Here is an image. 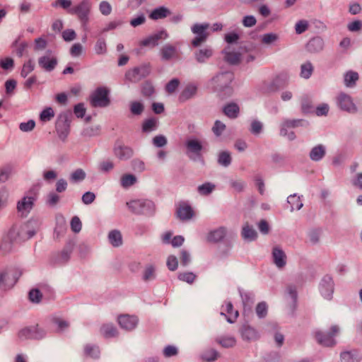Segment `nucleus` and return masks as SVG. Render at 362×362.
<instances>
[{
    "label": "nucleus",
    "mask_w": 362,
    "mask_h": 362,
    "mask_svg": "<svg viewBox=\"0 0 362 362\" xmlns=\"http://www.w3.org/2000/svg\"><path fill=\"white\" fill-rule=\"evenodd\" d=\"M154 93L153 86L148 82H145L142 86V93L146 96H151Z\"/></svg>",
    "instance_id": "56"
},
{
    "label": "nucleus",
    "mask_w": 362,
    "mask_h": 362,
    "mask_svg": "<svg viewBox=\"0 0 362 362\" xmlns=\"http://www.w3.org/2000/svg\"><path fill=\"white\" fill-rule=\"evenodd\" d=\"M301 108L304 113L310 112L313 108L312 102L309 97L304 96L301 100Z\"/></svg>",
    "instance_id": "47"
},
{
    "label": "nucleus",
    "mask_w": 362,
    "mask_h": 362,
    "mask_svg": "<svg viewBox=\"0 0 362 362\" xmlns=\"http://www.w3.org/2000/svg\"><path fill=\"white\" fill-rule=\"evenodd\" d=\"M115 156L121 160H126L133 155V150L120 142H117L114 148Z\"/></svg>",
    "instance_id": "16"
},
{
    "label": "nucleus",
    "mask_w": 362,
    "mask_h": 362,
    "mask_svg": "<svg viewBox=\"0 0 362 362\" xmlns=\"http://www.w3.org/2000/svg\"><path fill=\"white\" fill-rule=\"evenodd\" d=\"M71 228L74 233H78L81 229V222L78 217L74 216L71 221Z\"/></svg>",
    "instance_id": "54"
},
{
    "label": "nucleus",
    "mask_w": 362,
    "mask_h": 362,
    "mask_svg": "<svg viewBox=\"0 0 362 362\" xmlns=\"http://www.w3.org/2000/svg\"><path fill=\"white\" fill-rule=\"evenodd\" d=\"M339 330L337 326H332L329 333L316 332L315 339L320 344L324 346H332L335 344L333 337L339 332Z\"/></svg>",
    "instance_id": "4"
},
{
    "label": "nucleus",
    "mask_w": 362,
    "mask_h": 362,
    "mask_svg": "<svg viewBox=\"0 0 362 362\" xmlns=\"http://www.w3.org/2000/svg\"><path fill=\"white\" fill-rule=\"evenodd\" d=\"M308 28V23L306 21L302 20L298 21L296 25V32L298 34H301L305 32Z\"/></svg>",
    "instance_id": "58"
},
{
    "label": "nucleus",
    "mask_w": 362,
    "mask_h": 362,
    "mask_svg": "<svg viewBox=\"0 0 362 362\" xmlns=\"http://www.w3.org/2000/svg\"><path fill=\"white\" fill-rule=\"evenodd\" d=\"M226 128V125L221 122L217 120L216 121L214 126L212 128L213 132L216 135L219 136L224 131Z\"/></svg>",
    "instance_id": "55"
},
{
    "label": "nucleus",
    "mask_w": 362,
    "mask_h": 362,
    "mask_svg": "<svg viewBox=\"0 0 362 362\" xmlns=\"http://www.w3.org/2000/svg\"><path fill=\"white\" fill-rule=\"evenodd\" d=\"M153 144L157 147H163L167 144L166 138L163 135L156 136L153 139Z\"/></svg>",
    "instance_id": "59"
},
{
    "label": "nucleus",
    "mask_w": 362,
    "mask_h": 362,
    "mask_svg": "<svg viewBox=\"0 0 362 362\" xmlns=\"http://www.w3.org/2000/svg\"><path fill=\"white\" fill-rule=\"evenodd\" d=\"M17 281L16 274L13 272H2L0 273V285L4 288H11Z\"/></svg>",
    "instance_id": "13"
},
{
    "label": "nucleus",
    "mask_w": 362,
    "mask_h": 362,
    "mask_svg": "<svg viewBox=\"0 0 362 362\" xmlns=\"http://www.w3.org/2000/svg\"><path fill=\"white\" fill-rule=\"evenodd\" d=\"M288 203L291 205L292 211L295 209L299 210L303 206L300 197L296 194L291 195L288 197Z\"/></svg>",
    "instance_id": "33"
},
{
    "label": "nucleus",
    "mask_w": 362,
    "mask_h": 362,
    "mask_svg": "<svg viewBox=\"0 0 362 362\" xmlns=\"http://www.w3.org/2000/svg\"><path fill=\"white\" fill-rule=\"evenodd\" d=\"M158 121L155 118H151L144 122L142 125L143 132H149L154 130L157 127Z\"/></svg>",
    "instance_id": "35"
},
{
    "label": "nucleus",
    "mask_w": 362,
    "mask_h": 362,
    "mask_svg": "<svg viewBox=\"0 0 362 362\" xmlns=\"http://www.w3.org/2000/svg\"><path fill=\"white\" fill-rule=\"evenodd\" d=\"M117 321L122 328L132 330L136 326L138 319L134 315L122 314L118 316Z\"/></svg>",
    "instance_id": "11"
},
{
    "label": "nucleus",
    "mask_w": 362,
    "mask_h": 362,
    "mask_svg": "<svg viewBox=\"0 0 362 362\" xmlns=\"http://www.w3.org/2000/svg\"><path fill=\"white\" fill-rule=\"evenodd\" d=\"M196 275L192 272H181L178 274V279L186 281L188 284H192L196 279Z\"/></svg>",
    "instance_id": "43"
},
{
    "label": "nucleus",
    "mask_w": 362,
    "mask_h": 362,
    "mask_svg": "<svg viewBox=\"0 0 362 362\" xmlns=\"http://www.w3.org/2000/svg\"><path fill=\"white\" fill-rule=\"evenodd\" d=\"M329 112V106L327 104H321L315 110V114L317 116H325Z\"/></svg>",
    "instance_id": "61"
},
{
    "label": "nucleus",
    "mask_w": 362,
    "mask_h": 362,
    "mask_svg": "<svg viewBox=\"0 0 362 362\" xmlns=\"http://www.w3.org/2000/svg\"><path fill=\"white\" fill-rule=\"evenodd\" d=\"M102 334L106 338L115 337L118 335V331L112 325L105 324L100 328Z\"/></svg>",
    "instance_id": "23"
},
{
    "label": "nucleus",
    "mask_w": 362,
    "mask_h": 362,
    "mask_svg": "<svg viewBox=\"0 0 362 362\" xmlns=\"http://www.w3.org/2000/svg\"><path fill=\"white\" fill-rule=\"evenodd\" d=\"M339 106L343 110L349 112H354L356 107L350 95L344 93H340L337 97Z\"/></svg>",
    "instance_id": "10"
},
{
    "label": "nucleus",
    "mask_w": 362,
    "mask_h": 362,
    "mask_svg": "<svg viewBox=\"0 0 362 362\" xmlns=\"http://www.w3.org/2000/svg\"><path fill=\"white\" fill-rule=\"evenodd\" d=\"M176 214L180 220L188 221L194 216L195 212L187 202H182L177 206Z\"/></svg>",
    "instance_id": "8"
},
{
    "label": "nucleus",
    "mask_w": 362,
    "mask_h": 362,
    "mask_svg": "<svg viewBox=\"0 0 362 362\" xmlns=\"http://www.w3.org/2000/svg\"><path fill=\"white\" fill-rule=\"evenodd\" d=\"M256 313L259 317H264L267 314V304L264 302L258 303L256 307Z\"/></svg>",
    "instance_id": "50"
},
{
    "label": "nucleus",
    "mask_w": 362,
    "mask_h": 362,
    "mask_svg": "<svg viewBox=\"0 0 362 362\" xmlns=\"http://www.w3.org/2000/svg\"><path fill=\"white\" fill-rule=\"evenodd\" d=\"M100 11L103 15L107 16L111 13L112 7L108 2L102 1L100 4Z\"/></svg>",
    "instance_id": "63"
},
{
    "label": "nucleus",
    "mask_w": 362,
    "mask_h": 362,
    "mask_svg": "<svg viewBox=\"0 0 362 362\" xmlns=\"http://www.w3.org/2000/svg\"><path fill=\"white\" fill-rule=\"evenodd\" d=\"M144 107L140 102L134 101L130 104V110L133 115H139L144 111Z\"/></svg>",
    "instance_id": "42"
},
{
    "label": "nucleus",
    "mask_w": 362,
    "mask_h": 362,
    "mask_svg": "<svg viewBox=\"0 0 362 362\" xmlns=\"http://www.w3.org/2000/svg\"><path fill=\"white\" fill-rule=\"evenodd\" d=\"M218 356V354L214 349H209L202 354V359L206 361H212L216 360Z\"/></svg>",
    "instance_id": "44"
},
{
    "label": "nucleus",
    "mask_w": 362,
    "mask_h": 362,
    "mask_svg": "<svg viewBox=\"0 0 362 362\" xmlns=\"http://www.w3.org/2000/svg\"><path fill=\"white\" fill-rule=\"evenodd\" d=\"M19 337L41 339L44 333L38 327V325L23 329L18 334Z\"/></svg>",
    "instance_id": "15"
},
{
    "label": "nucleus",
    "mask_w": 362,
    "mask_h": 362,
    "mask_svg": "<svg viewBox=\"0 0 362 362\" xmlns=\"http://www.w3.org/2000/svg\"><path fill=\"white\" fill-rule=\"evenodd\" d=\"M54 117V112L52 107L45 108L40 115V120L46 122L51 120Z\"/></svg>",
    "instance_id": "36"
},
{
    "label": "nucleus",
    "mask_w": 362,
    "mask_h": 362,
    "mask_svg": "<svg viewBox=\"0 0 362 362\" xmlns=\"http://www.w3.org/2000/svg\"><path fill=\"white\" fill-rule=\"evenodd\" d=\"M212 53L211 49H200L196 54V58L199 62H204L206 59H209L212 55Z\"/></svg>",
    "instance_id": "38"
},
{
    "label": "nucleus",
    "mask_w": 362,
    "mask_h": 362,
    "mask_svg": "<svg viewBox=\"0 0 362 362\" xmlns=\"http://www.w3.org/2000/svg\"><path fill=\"white\" fill-rule=\"evenodd\" d=\"M89 11L90 5L86 1H83L78 6L71 9V13L76 14L79 19L83 22L87 21Z\"/></svg>",
    "instance_id": "14"
},
{
    "label": "nucleus",
    "mask_w": 362,
    "mask_h": 362,
    "mask_svg": "<svg viewBox=\"0 0 362 362\" xmlns=\"http://www.w3.org/2000/svg\"><path fill=\"white\" fill-rule=\"evenodd\" d=\"M227 230L225 227H219L209 233L207 240L211 243H217L222 240L226 235Z\"/></svg>",
    "instance_id": "18"
},
{
    "label": "nucleus",
    "mask_w": 362,
    "mask_h": 362,
    "mask_svg": "<svg viewBox=\"0 0 362 362\" xmlns=\"http://www.w3.org/2000/svg\"><path fill=\"white\" fill-rule=\"evenodd\" d=\"M120 182L124 188H128L136 182V177L132 174H124L121 177Z\"/></svg>",
    "instance_id": "30"
},
{
    "label": "nucleus",
    "mask_w": 362,
    "mask_h": 362,
    "mask_svg": "<svg viewBox=\"0 0 362 362\" xmlns=\"http://www.w3.org/2000/svg\"><path fill=\"white\" fill-rule=\"evenodd\" d=\"M114 163L111 160H105L100 163L99 168L103 172H108L112 170Z\"/></svg>",
    "instance_id": "60"
},
{
    "label": "nucleus",
    "mask_w": 362,
    "mask_h": 362,
    "mask_svg": "<svg viewBox=\"0 0 362 362\" xmlns=\"http://www.w3.org/2000/svg\"><path fill=\"white\" fill-rule=\"evenodd\" d=\"M108 238L110 243L114 247H118L122 243V234L119 230H113L110 231L108 235Z\"/></svg>",
    "instance_id": "28"
},
{
    "label": "nucleus",
    "mask_w": 362,
    "mask_h": 362,
    "mask_svg": "<svg viewBox=\"0 0 362 362\" xmlns=\"http://www.w3.org/2000/svg\"><path fill=\"white\" fill-rule=\"evenodd\" d=\"M323 43L320 38H313L309 41L307 47L310 52H317L322 49Z\"/></svg>",
    "instance_id": "31"
},
{
    "label": "nucleus",
    "mask_w": 362,
    "mask_h": 362,
    "mask_svg": "<svg viewBox=\"0 0 362 362\" xmlns=\"http://www.w3.org/2000/svg\"><path fill=\"white\" fill-rule=\"evenodd\" d=\"M240 332L243 339L248 341L256 340L259 337L256 330L249 325H243Z\"/></svg>",
    "instance_id": "19"
},
{
    "label": "nucleus",
    "mask_w": 362,
    "mask_h": 362,
    "mask_svg": "<svg viewBox=\"0 0 362 362\" xmlns=\"http://www.w3.org/2000/svg\"><path fill=\"white\" fill-rule=\"evenodd\" d=\"M233 79V74L230 72H226L217 75L213 80L216 84V88L219 92V97L225 99L233 93V89L229 86Z\"/></svg>",
    "instance_id": "2"
},
{
    "label": "nucleus",
    "mask_w": 362,
    "mask_h": 362,
    "mask_svg": "<svg viewBox=\"0 0 362 362\" xmlns=\"http://www.w3.org/2000/svg\"><path fill=\"white\" fill-rule=\"evenodd\" d=\"M180 85V81L177 78H174L169 81L165 86V90L168 93H173Z\"/></svg>",
    "instance_id": "49"
},
{
    "label": "nucleus",
    "mask_w": 362,
    "mask_h": 362,
    "mask_svg": "<svg viewBox=\"0 0 362 362\" xmlns=\"http://www.w3.org/2000/svg\"><path fill=\"white\" fill-rule=\"evenodd\" d=\"M38 62L42 68L49 71L54 69L57 63L56 58L47 56L40 57Z\"/></svg>",
    "instance_id": "21"
},
{
    "label": "nucleus",
    "mask_w": 362,
    "mask_h": 362,
    "mask_svg": "<svg viewBox=\"0 0 362 362\" xmlns=\"http://www.w3.org/2000/svg\"><path fill=\"white\" fill-rule=\"evenodd\" d=\"M196 93V87L193 86H189L185 88V89L182 92L180 95V100L184 101L192 95H194Z\"/></svg>",
    "instance_id": "39"
},
{
    "label": "nucleus",
    "mask_w": 362,
    "mask_h": 362,
    "mask_svg": "<svg viewBox=\"0 0 362 362\" xmlns=\"http://www.w3.org/2000/svg\"><path fill=\"white\" fill-rule=\"evenodd\" d=\"M167 266L168 269L171 271H175V269H177L178 262L176 257L173 255L169 256L167 260Z\"/></svg>",
    "instance_id": "57"
},
{
    "label": "nucleus",
    "mask_w": 362,
    "mask_h": 362,
    "mask_svg": "<svg viewBox=\"0 0 362 362\" xmlns=\"http://www.w3.org/2000/svg\"><path fill=\"white\" fill-rule=\"evenodd\" d=\"M209 24H195L192 28V32L197 36L192 40V45L194 47L199 46L205 42L209 36L206 30L209 28Z\"/></svg>",
    "instance_id": "5"
},
{
    "label": "nucleus",
    "mask_w": 362,
    "mask_h": 362,
    "mask_svg": "<svg viewBox=\"0 0 362 362\" xmlns=\"http://www.w3.org/2000/svg\"><path fill=\"white\" fill-rule=\"evenodd\" d=\"M29 194H31L30 192ZM35 199V194H29L24 197L17 204V210L21 216H25L32 209L34 201Z\"/></svg>",
    "instance_id": "7"
},
{
    "label": "nucleus",
    "mask_w": 362,
    "mask_h": 362,
    "mask_svg": "<svg viewBox=\"0 0 362 362\" xmlns=\"http://www.w3.org/2000/svg\"><path fill=\"white\" fill-rule=\"evenodd\" d=\"M358 74L356 71H349L344 75V83L346 87H354L358 80Z\"/></svg>",
    "instance_id": "25"
},
{
    "label": "nucleus",
    "mask_w": 362,
    "mask_h": 362,
    "mask_svg": "<svg viewBox=\"0 0 362 362\" xmlns=\"http://www.w3.org/2000/svg\"><path fill=\"white\" fill-rule=\"evenodd\" d=\"M34 63L32 60H28L25 62L21 70V76L25 78L33 69H34Z\"/></svg>",
    "instance_id": "48"
},
{
    "label": "nucleus",
    "mask_w": 362,
    "mask_h": 362,
    "mask_svg": "<svg viewBox=\"0 0 362 362\" xmlns=\"http://www.w3.org/2000/svg\"><path fill=\"white\" fill-rule=\"evenodd\" d=\"M325 154V148L320 144L315 146L310 153V157L313 160H319Z\"/></svg>",
    "instance_id": "27"
},
{
    "label": "nucleus",
    "mask_w": 362,
    "mask_h": 362,
    "mask_svg": "<svg viewBox=\"0 0 362 362\" xmlns=\"http://www.w3.org/2000/svg\"><path fill=\"white\" fill-rule=\"evenodd\" d=\"M167 33L164 30H161L141 40L139 42V45L142 47H156L158 45L159 40H164L167 38Z\"/></svg>",
    "instance_id": "12"
},
{
    "label": "nucleus",
    "mask_w": 362,
    "mask_h": 362,
    "mask_svg": "<svg viewBox=\"0 0 362 362\" xmlns=\"http://www.w3.org/2000/svg\"><path fill=\"white\" fill-rule=\"evenodd\" d=\"M34 234L35 232L29 223L15 224L8 231V238L11 242H21L28 240Z\"/></svg>",
    "instance_id": "1"
},
{
    "label": "nucleus",
    "mask_w": 362,
    "mask_h": 362,
    "mask_svg": "<svg viewBox=\"0 0 362 362\" xmlns=\"http://www.w3.org/2000/svg\"><path fill=\"white\" fill-rule=\"evenodd\" d=\"M47 45V40L44 37H39L35 40L34 49L36 51L44 49Z\"/></svg>",
    "instance_id": "52"
},
{
    "label": "nucleus",
    "mask_w": 362,
    "mask_h": 362,
    "mask_svg": "<svg viewBox=\"0 0 362 362\" xmlns=\"http://www.w3.org/2000/svg\"><path fill=\"white\" fill-rule=\"evenodd\" d=\"M62 37L65 41H71L76 37V34L73 30H66L62 33Z\"/></svg>",
    "instance_id": "64"
},
{
    "label": "nucleus",
    "mask_w": 362,
    "mask_h": 362,
    "mask_svg": "<svg viewBox=\"0 0 362 362\" xmlns=\"http://www.w3.org/2000/svg\"><path fill=\"white\" fill-rule=\"evenodd\" d=\"M240 108L235 103H229L223 108V113L229 118H236L239 114Z\"/></svg>",
    "instance_id": "22"
},
{
    "label": "nucleus",
    "mask_w": 362,
    "mask_h": 362,
    "mask_svg": "<svg viewBox=\"0 0 362 362\" xmlns=\"http://www.w3.org/2000/svg\"><path fill=\"white\" fill-rule=\"evenodd\" d=\"M300 120L291 119L285 121L281 129V134L283 136H286L287 134V129L288 128H293L300 123Z\"/></svg>",
    "instance_id": "34"
},
{
    "label": "nucleus",
    "mask_w": 362,
    "mask_h": 362,
    "mask_svg": "<svg viewBox=\"0 0 362 362\" xmlns=\"http://www.w3.org/2000/svg\"><path fill=\"white\" fill-rule=\"evenodd\" d=\"M127 204L135 214H146L153 208V203L147 200H133Z\"/></svg>",
    "instance_id": "6"
},
{
    "label": "nucleus",
    "mask_w": 362,
    "mask_h": 362,
    "mask_svg": "<svg viewBox=\"0 0 362 362\" xmlns=\"http://www.w3.org/2000/svg\"><path fill=\"white\" fill-rule=\"evenodd\" d=\"M231 162V156L228 152L223 151L218 156V163L224 166H228Z\"/></svg>",
    "instance_id": "46"
},
{
    "label": "nucleus",
    "mask_w": 362,
    "mask_h": 362,
    "mask_svg": "<svg viewBox=\"0 0 362 362\" xmlns=\"http://www.w3.org/2000/svg\"><path fill=\"white\" fill-rule=\"evenodd\" d=\"M313 71V66L310 62H306L301 66L300 75L305 78H308Z\"/></svg>",
    "instance_id": "41"
},
{
    "label": "nucleus",
    "mask_w": 362,
    "mask_h": 362,
    "mask_svg": "<svg viewBox=\"0 0 362 362\" xmlns=\"http://www.w3.org/2000/svg\"><path fill=\"white\" fill-rule=\"evenodd\" d=\"M156 276V269L152 265L146 267L144 272L143 279L144 281H149Z\"/></svg>",
    "instance_id": "45"
},
{
    "label": "nucleus",
    "mask_w": 362,
    "mask_h": 362,
    "mask_svg": "<svg viewBox=\"0 0 362 362\" xmlns=\"http://www.w3.org/2000/svg\"><path fill=\"white\" fill-rule=\"evenodd\" d=\"M109 90L101 87L97 88L90 97V103L93 107H105L109 105L110 100L108 98Z\"/></svg>",
    "instance_id": "3"
},
{
    "label": "nucleus",
    "mask_w": 362,
    "mask_h": 362,
    "mask_svg": "<svg viewBox=\"0 0 362 362\" xmlns=\"http://www.w3.org/2000/svg\"><path fill=\"white\" fill-rule=\"evenodd\" d=\"M170 13L168 9L164 7H160L153 10L151 13L149 17L153 20H158L167 17L168 15H170Z\"/></svg>",
    "instance_id": "29"
},
{
    "label": "nucleus",
    "mask_w": 362,
    "mask_h": 362,
    "mask_svg": "<svg viewBox=\"0 0 362 362\" xmlns=\"http://www.w3.org/2000/svg\"><path fill=\"white\" fill-rule=\"evenodd\" d=\"M225 60L231 64H237L240 62V53L230 50V47L226 48L223 51Z\"/></svg>",
    "instance_id": "20"
},
{
    "label": "nucleus",
    "mask_w": 362,
    "mask_h": 362,
    "mask_svg": "<svg viewBox=\"0 0 362 362\" xmlns=\"http://www.w3.org/2000/svg\"><path fill=\"white\" fill-rule=\"evenodd\" d=\"M162 59L165 61L177 60L180 58V52L176 47L167 44L160 49Z\"/></svg>",
    "instance_id": "9"
},
{
    "label": "nucleus",
    "mask_w": 362,
    "mask_h": 362,
    "mask_svg": "<svg viewBox=\"0 0 362 362\" xmlns=\"http://www.w3.org/2000/svg\"><path fill=\"white\" fill-rule=\"evenodd\" d=\"M71 177L74 182L81 181L85 179L86 173L83 170L78 169L71 174Z\"/></svg>",
    "instance_id": "53"
},
{
    "label": "nucleus",
    "mask_w": 362,
    "mask_h": 362,
    "mask_svg": "<svg viewBox=\"0 0 362 362\" xmlns=\"http://www.w3.org/2000/svg\"><path fill=\"white\" fill-rule=\"evenodd\" d=\"M215 185L210 182H206L198 187V192L202 195L209 194L214 189Z\"/></svg>",
    "instance_id": "40"
},
{
    "label": "nucleus",
    "mask_w": 362,
    "mask_h": 362,
    "mask_svg": "<svg viewBox=\"0 0 362 362\" xmlns=\"http://www.w3.org/2000/svg\"><path fill=\"white\" fill-rule=\"evenodd\" d=\"M278 38V36L276 34L269 33L265 34L262 37V42L266 45H269L274 41H276Z\"/></svg>",
    "instance_id": "62"
},
{
    "label": "nucleus",
    "mask_w": 362,
    "mask_h": 362,
    "mask_svg": "<svg viewBox=\"0 0 362 362\" xmlns=\"http://www.w3.org/2000/svg\"><path fill=\"white\" fill-rule=\"evenodd\" d=\"M274 262L279 268H282L286 263V255L279 247H274L272 251Z\"/></svg>",
    "instance_id": "17"
},
{
    "label": "nucleus",
    "mask_w": 362,
    "mask_h": 362,
    "mask_svg": "<svg viewBox=\"0 0 362 362\" xmlns=\"http://www.w3.org/2000/svg\"><path fill=\"white\" fill-rule=\"evenodd\" d=\"M222 308L223 310L228 315V322H233L238 317V312L237 310H233V307L230 302L226 303Z\"/></svg>",
    "instance_id": "24"
},
{
    "label": "nucleus",
    "mask_w": 362,
    "mask_h": 362,
    "mask_svg": "<svg viewBox=\"0 0 362 362\" xmlns=\"http://www.w3.org/2000/svg\"><path fill=\"white\" fill-rule=\"evenodd\" d=\"M242 235L245 239L252 240L255 239V238L257 237V233L252 227H250L247 223L243 228Z\"/></svg>",
    "instance_id": "32"
},
{
    "label": "nucleus",
    "mask_w": 362,
    "mask_h": 362,
    "mask_svg": "<svg viewBox=\"0 0 362 362\" xmlns=\"http://www.w3.org/2000/svg\"><path fill=\"white\" fill-rule=\"evenodd\" d=\"M187 148L195 153H199L202 149V146L201 143L195 139H191L187 143Z\"/></svg>",
    "instance_id": "37"
},
{
    "label": "nucleus",
    "mask_w": 362,
    "mask_h": 362,
    "mask_svg": "<svg viewBox=\"0 0 362 362\" xmlns=\"http://www.w3.org/2000/svg\"><path fill=\"white\" fill-rule=\"evenodd\" d=\"M216 342L224 348H231L236 344V339L231 336H223L216 339Z\"/></svg>",
    "instance_id": "26"
},
{
    "label": "nucleus",
    "mask_w": 362,
    "mask_h": 362,
    "mask_svg": "<svg viewBox=\"0 0 362 362\" xmlns=\"http://www.w3.org/2000/svg\"><path fill=\"white\" fill-rule=\"evenodd\" d=\"M42 298V294L38 289H32L29 292V299L33 303H39Z\"/></svg>",
    "instance_id": "51"
}]
</instances>
